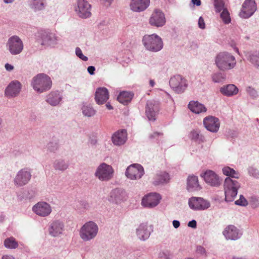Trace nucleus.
I'll use <instances>...</instances> for the list:
<instances>
[{
  "mask_svg": "<svg viewBox=\"0 0 259 259\" xmlns=\"http://www.w3.org/2000/svg\"><path fill=\"white\" fill-rule=\"evenodd\" d=\"M214 63L219 70L228 71L234 68L237 62L235 56L231 53L222 52L215 57Z\"/></svg>",
  "mask_w": 259,
  "mask_h": 259,
  "instance_id": "obj_1",
  "label": "nucleus"
},
{
  "mask_svg": "<svg viewBox=\"0 0 259 259\" xmlns=\"http://www.w3.org/2000/svg\"><path fill=\"white\" fill-rule=\"evenodd\" d=\"M52 81L50 76L45 73H39L31 79V86L38 93H42L51 89Z\"/></svg>",
  "mask_w": 259,
  "mask_h": 259,
  "instance_id": "obj_2",
  "label": "nucleus"
},
{
  "mask_svg": "<svg viewBox=\"0 0 259 259\" xmlns=\"http://www.w3.org/2000/svg\"><path fill=\"white\" fill-rule=\"evenodd\" d=\"M142 42L145 49L152 52H159L163 47L162 38L155 33L145 35Z\"/></svg>",
  "mask_w": 259,
  "mask_h": 259,
  "instance_id": "obj_3",
  "label": "nucleus"
},
{
  "mask_svg": "<svg viewBox=\"0 0 259 259\" xmlns=\"http://www.w3.org/2000/svg\"><path fill=\"white\" fill-rule=\"evenodd\" d=\"M98 232V225L94 221H89L80 228L79 234L80 238L84 242H88L94 239L97 236Z\"/></svg>",
  "mask_w": 259,
  "mask_h": 259,
  "instance_id": "obj_4",
  "label": "nucleus"
},
{
  "mask_svg": "<svg viewBox=\"0 0 259 259\" xmlns=\"http://www.w3.org/2000/svg\"><path fill=\"white\" fill-rule=\"evenodd\" d=\"M240 187V183L237 180L230 178H226L224 183L225 201L227 202L233 201L237 196L238 190Z\"/></svg>",
  "mask_w": 259,
  "mask_h": 259,
  "instance_id": "obj_5",
  "label": "nucleus"
},
{
  "mask_svg": "<svg viewBox=\"0 0 259 259\" xmlns=\"http://www.w3.org/2000/svg\"><path fill=\"white\" fill-rule=\"evenodd\" d=\"M37 37L41 45L51 48H55L59 40V37L55 33L49 30L39 31Z\"/></svg>",
  "mask_w": 259,
  "mask_h": 259,
  "instance_id": "obj_6",
  "label": "nucleus"
},
{
  "mask_svg": "<svg viewBox=\"0 0 259 259\" xmlns=\"http://www.w3.org/2000/svg\"><path fill=\"white\" fill-rule=\"evenodd\" d=\"M114 174V170L111 165L102 162L97 167L94 175L100 181L107 182L113 178Z\"/></svg>",
  "mask_w": 259,
  "mask_h": 259,
  "instance_id": "obj_7",
  "label": "nucleus"
},
{
  "mask_svg": "<svg viewBox=\"0 0 259 259\" xmlns=\"http://www.w3.org/2000/svg\"><path fill=\"white\" fill-rule=\"evenodd\" d=\"M6 48L12 55L20 54L24 48L22 39L17 35H13L9 37L6 43Z\"/></svg>",
  "mask_w": 259,
  "mask_h": 259,
  "instance_id": "obj_8",
  "label": "nucleus"
},
{
  "mask_svg": "<svg viewBox=\"0 0 259 259\" xmlns=\"http://www.w3.org/2000/svg\"><path fill=\"white\" fill-rule=\"evenodd\" d=\"M91 5L87 0H77L74 5V10L81 18L87 19L91 16Z\"/></svg>",
  "mask_w": 259,
  "mask_h": 259,
  "instance_id": "obj_9",
  "label": "nucleus"
},
{
  "mask_svg": "<svg viewBox=\"0 0 259 259\" xmlns=\"http://www.w3.org/2000/svg\"><path fill=\"white\" fill-rule=\"evenodd\" d=\"M145 171L143 167L140 164L134 163L131 164L126 169L125 176L131 180L140 179L144 175Z\"/></svg>",
  "mask_w": 259,
  "mask_h": 259,
  "instance_id": "obj_10",
  "label": "nucleus"
},
{
  "mask_svg": "<svg viewBox=\"0 0 259 259\" xmlns=\"http://www.w3.org/2000/svg\"><path fill=\"white\" fill-rule=\"evenodd\" d=\"M188 205L193 210H203L208 208L210 204L202 197H192L188 200Z\"/></svg>",
  "mask_w": 259,
  "mask_h": 259,
  "instance_id": "obj_11",
  "label": "nucleus"
},
{
  "mask_svg": "<svg viewBox=\"0 0 259 259\" xmlns=\"http://www.w3.org/2000/svg\"><path fill=\"white\" fill-rule=\"evenodd\" d=\"M161 197L157 193H150L145 195L142 199L141 204L148 208H152L158 205Z\"/></svg>",
  "mask_w": 259,
  "mask_h": 259,
  "instance_id": "obj_12",
  "label": "nucleus"
},
{
  "mask_svg": "<svg viewBox=\"0 0 259 259\" xmlns=\"http://www.w3.org/2000/svg\"><path fill=\"white\" fill-rule=\"evenodd\" d=\"M170 87L177 93H183L187 87L186 80L180 75H175L169 80Z\"/></svg>",
  "mask_w": 259,
  "mask_h": 259,
  "instance_id": "obj_13",
  "label": "nucleus"
},
{
  "mask_svg": "<svg viewBox=\"0 0 259 259\" xmlns=\"http://www.w3.org/2000/svg\"><path fill=\"white\" fill-rule=\"evenodd\" d=\"M200 176L203 178L205 183L210 186L218 187L221 184L222 180L221 178L212 170H206L201 173Z\"/></svg>",
  "mask_w": 259,
  "mask_h": 259,
  "instance_id": "obj_14",
  "label": "nucleus"
},
{
  "mask_svg": "<svg viewBox=\"0 0 259 259\" xmlns=\"http://www.w3.org/2000/svg\"><path fill=\"white\" fill-rule=\"evenodd\" d=\"M32 211L40 217L49 216L52 212L51 205L45 201H39L34 205L32 208Z\"/></svg>",
  "mask_w": 259,
  "mask_h": 259,
  "instance_id": "obj_15",
  "label": "nucleus"
},
{
  "mask_svg": "<svg viewBox=\"0 0 259 259\" xmlns=\"http://www.w3.org/2000/svg\"><path fill=\"white\" fill-rule=\"evenodd\" d=\"M256 9L257 6L254 0H245L242 5L239 16L242 18L247 19L254 13Z\"/></svg>",
  "mask_w": 259,
  "mask_h": 259,
  "instance_id": "obj_16",
  "label": "nucleus"
},
{
  "mask_svg": "<svg viewBox=\"0 0 259 259\" xmlns=\"http://www.w3.org/2000/svg\"><path fill=\"white\" fill-rule=\"evenodd\" d=\"M223 234L227 240H237L240 239L243 232L234 225H228L223 231Z\"/></svg>",
  "mask_w": 259,
  "mask_h": 259,
  "instance_id": "obj_17",
  "label": "nucleus"
},
{
  "mask_svg": "<svg viewBox=\"0 0 259 259\" xmlns=\"http://www.w3.org/2000/svg\"><path fill=\"white\" fill-rule=\"evenodd\" d=\"M153 231L151 225L147 223L140 224L136 229V234L139 239L141 241L147 240Z\"/></svg>",
  "mask_w": 259,
  "mask_h": 259,
  "instance_id": "obj_18",
  "label": "nucleus"
},
{
  "mask_svg": "<svg viewBox=\"0 0 259 259\" xmlns=\"http://www.w3.org/2000/svg\"><path fill=\"white\" fill-rule=\"evenodd\" d=\"M149 24L153 26L160 27L166 22L164 13L159 10H155L149 18Z\"/></svg>",
  "mask_w": 259,
  "mask_h": 259,
  "instance_id": "obj_19",
  "label": "nucleus"
},
{
  "mask_svg": "<svg viewBox=\"0 0 259 259\" xmlns=\"http://www.w3.org/2000/svg\"><path fill=\"white\" fill-rule=\"evenodd\" d=\"M31 177V172L28 169H22L17 174L14 179V183L18 186H24L28 183Z\"/></svg>",
  "mask_w": 259,
  "mask_h": 259,
  "instance_id": "obj_20",
  "label": "nucleus"
},
{
  "mask_svg": "<svg viewBox=\"0 0 259 259\" xmlns=\"http://www.w3.org/2000/svg\"><path fill=\"white\" fill-rule=\"evenodd\" d=\"M127 194L122 189L116 188L112 190L109 197V201L116 204H120L127 199Z\"/></svg>",
  "mask_w": 259,
  "mask_h": 259,
  "instance_id": "obj_21",
  "label": "nucleus"
},
{
  "mask_svg": "<svg viewBox=\"0 0 259 259\" xmlns=\"http://www.w3.org/2000/svg\"><path fill=\"white\" fill-rule=\"evenodd\" d=\"M159 111V103L155 101H148L146 107V115L149 120L155 121Z\"/></svg>",
  "mask_w": 259,
  "mask_h": 259,
  "instance_id": "obj_22",
  "label": "nucleus"
},
{
  "mask_svg": "<svg viewBox=\"0 0 259 259\" xmlns=\"http://www.w3.org/2000/svg\"><path fill=\"white\" fill-rule=\"evenodd\" d=\"M203 124L208 131L212 133H216L219 131L220 123L218 118L211 116L204 118Z\"/></svg>",
  "mask_w": 259,
  "mask_h": 259,
  "instance_id": "obj_23",
  "label": "nucleus"
},
{
  "mask_svg": "<svg viewBox=\"0 0 259 259\" xmlns=\"http://www.w3.org/2000/svg\"><path fill=\"white\" fill-rule=\"evenodd\" d=\"M127 139V132L124 129L119 130L115 132L112 136L111 140L113 144L117 146L124 145Z\"/></svg>",
  "mask_w": 259,
  "mask_h": 259,
  "instance_id": "obj_24",
  "label": "nucleus"
},
{
  "mask_svg": "<svg viewBox=\"0 0 259 259\" xmlns=\"http://www.w3.org/2000/svg\"><path fill=\"white\" fill-rule=\"evenodd\" d=\"M170 176L166 171H157L153 178V184L155 186L163 185L168 183Z\"/></svg>",
  "mask_w": 259,
  "mask_h": 259,
  "instance_id": "obj_25",
  "label": "nucleus"
},
{
  "mask_svg": "<svg viewBox=\"0 0 259 259\" xmlns=\"http://www.w3.org/2000/svg\"><path fill=\"white\" fill-rule=\"evenodd\" d=\"M21 84L18 80L11 81L5 90V94L9 97H15L17 96L20 92Z\"/></svg>",
  "mask_w": 259,
  "mask_h": 259,
  "instance_id": "obj_26",
  "label": "nucleus"
},
{
  "mask_svg": "<svg viewBox=\"0 0 259 259\" xmlns=\"http://www.w3.org/2000/svg\"><path fill=\"white\" fill-rule=\"evenodd\" d=\"M64 227V225L62 222L59 220L54 221L49 226V234L53 237L58 236L62 233Z\"/></svg>",
  "mask_w": 259,
  "mask_h": 259,
  "instance_id": "obj_27",
  "label": "nucleus"
},
{
  "mask_svg": "<svg viewBox=\"0 0 259 259\" xmlns=\"http://www.w3.org/2000/svg\"><path fill=\"white\" fill-rule=\"evenodd\" d=\"M149 4L150 0H132L130 8L133 11L140 12L146 9Z\"/></svg>",
  "mask_w": 259,
  "mask_h": 259,
  "instance_id": "obj_28",
  "label": "nucleus"
},
{
  "mask_svg": "<svg viewBox=\"0 0 259 259\" xmlns=\"http://www.w3.org/2000/svg\"><path fill=\"white\" fill-rule=\"evenodd\" d=\"M109 94L105 88H99L95 93V100L99 105L103 104L108 100Z\"/></svg>",
  "mask_w": 259,
  "mask_h": 259,
  "instance_id": "obj_29",
  "label": "nucleus"
},
{
  "mask_svg": "<svg viewBox=\"0 0 259 259\" xmlns=\"http://www.w3.org/2000/svg\"><path fill=\"white\" fill-rule=\"evenodd\" d=\"M62 99V96L59 91H53L46 97V101L52 106L58 105Z\"/></svg>",
  "mask_w": 259,
  "mask_h": 259,
  "instance_id": "obj_30",
  "label": "nucleus"
},
{
  "mask_svg": "<svg viewBox=\"0 0 259 259\" xmlns=\"http://www.w3.org/2000/svg\"><path fill=\"white\" fill-rule=\"evenodd\" d=\"M28 5L34 12H38L45 9L47 6L46 0H29Z\"/></svg>",
  "mask_w": 259,
  "mask_h": 259,
  "instance_id": "obj_31",
  "label": "nucleus"
},
{
  "mask_svg": "<svg viewBox=\"0 0 259 259\" xmlns=\"http://www.w3.org/2000/svg\"><path fill=\"white\" fill-rule=\"evenodd\" d=\"M187 189L189 192L198 191L200 189L197 177L194 175L188 176L187 180Z\"/></svg>",
  "mask_w": 259,
  "mask_h": 259,
  "instance_id": "obj_32",
  "label": "nucleus"
},
{
  "mask_svg": "<svg viewBox=\"0 0 259 259\" xmlns=\"http://www.w3.org/2000/svg\"><path fill=\"white\" fill-rule=\"evenodd\" d=\"M245 57L247 60L255 68H259V52L251 51L246 53Z\"/></svg>",
  "mask_w": 259,
  "mask_h": 259,
  "instance_id": "obj_33",
  "label": "nucleus"
},
{
  "mask_svg": "<svg viewBox=\"0 0 259 259\" xmlns=\"http://www.w3.org/2000/svg\"><path fill=\"white\" fill-rule=\"evenodd\" d=\"M220 91L223 95L230 97L236 95L238 92V89L235 85L230 84L221 87Z\"/></svg>",
  "mask_w": 259,
  "mask_h": 259,
  "instance_id": "obj_34",
  "label": "nucleus"
},
{
  "mask_svg": "<svg viewBox=\"0 0 259 259\" xmlns=\"http://www.w3.org/2000/svg\"><path fill=\"white\" fill-rule=\"evenodd\" d=\"M69 162L65 159L59 158L55 160L53 162V167L56 171H64L69 167Z\"/></svg>",
  "mask_w": 259,
  "mask_h": 259,
  "instance_id": "obj_35",
  "label": "nucleus"
},
{
  "mask_svg": "<svg viewBox=\"0 0 259 259\" xmlns=\"http://www.w3.org/2000/svg\"><path fill=\"white\" fill-rule=\"evenodd\" d=\"M81 111L83 116L85 117H92L95 115L97 112L93 106L88 103H83L82 104Z\"/></svg>",
  "mask_w": 259,
  "mask_h": 259,
  "instance_id": "obj_36",
  "label": "nucleus"
},
{
  "mask_svg": "<svg viewBox=\"0 0 259 259\" xmlns=\"http://www.w3.org/2000/svg\"><path fill=\"white\" fill-rule=\"evenodd\" d=\"M188 107L192 112L196 114H199L206 111V108L204 105L198 101H192L190 102Z\"/></svg>",
  "mask_w": 259,
  "mask_h": 259,
  "instance_id": "obj_37",
  "label": "nucleus"
},
{
  "mask_svg": "<svg viewBox=\"0 0 259 259\" xmlns=\"http://www.w3.org/2000/svg\"><path fill=\"white\" fill-rule=\"evenodd\" d=\"M223 174L227 176V178H230L233 179H238L240 178V174L238 171L235 170L233 168L226 166L222 168Z\"/></svg>",
  "mask_w": 259,
  "mask_h": 259,
  "instance_id": "obj_38",
  "label": "nucleus"
},
{
  "mask_svg": "<svg viewBox=\"0 0 259 259\" xmlns=\"http://www.w3.org/2000/svg\"><path fill=\"white\" fill-rule=\"evenodd\" d=\"M133 96V94L131 92L123 91L118 95L117 100L122 104L126 105L131 102Z\"/></svg>",
  "mask_w": 259,
  "mask_h": 259,
  "instance_id": "obj_39",
  "label": "nucleus"
},
{
  "mask_svg": "<svg viewBox=\"0 0 259 259\" xmlns=\"http://www.w3.org/2000/svg\"><path fill=\"white\" fill-rule=\"evenodd\" d=\"M4 245L7 248L14 249L18 247V243L14 237H11L5 240Z\"/></svg>",
  "mask_w": 259,
  "mask_h": 259,
  "instance_id": "obj_40",
  "label": "nucleus"
},
{
  "mask_svg": "<svg viewBox=\"0 0 259 259\" xmlns=\"http://www.w3.org/2000/svg\"><path fill=\"white\" fill-rule=\"evenodd\" d=\"M189 138L193 141L197 142H202L204 140V138L202 135H200L197 131H193L189 134Z\"/></svg>",
  "mask_w": 259,
  "mask_h": 259,
  "instance_id": "obj_41",
  "label": "nucleus"
},
{
  "mask_svg": "<svg viewBox=\"0 0 259 259\" xmlns=\"http://www.w3.org/2000/svg\"><path fill=\"white\" fill-rule=\"evenodd\" d=\"M211 79L215 83H223L226 79V75L221 72H216L211 75Z\"/></svg>",
  "mask_w": 259,
  "mask_h": 259,
  "instance_id": "obj_42",
  "label": "nucleus"
},
{
  "mask_svg": "<svg viewBox=\"0 0 259 259\" xmlns=\"http://www.w3.org/2000/svg\"><path fill=\"white\" fill-rule=\"evenodd\" d=\"M214 6L216 12H220L223 11V9H226L225 8V4L223 0H214Z\"/></svg>",
  "mask_w": 259,
  "mask_h": 259,
  "instance_id": "obj_43",
  "label": "nucleus"
},
{
  "mask_svg": "<svg viewBox=\"0 0 259 259\" xmlns=\"http://www.w3.org/2000/svg\"><path fill=\"white\" fill-rule=\"evenodd\" d=\"M221 18L225 24H229L231 22L230 14L227 9H223L221 13Z\"/></svg>",
  "mask_w": 259,
  "mask_h": 259,
  "instance_id": "obj_44",
  "label": "nucleus"
},
{
  "mask_svg": "<svg viewBox=\"0 0 259 259\" xmlns=\"http://www.w3.org/2000/svg\"><path fill=\"white\" fill-rule=\"evenodd\" d=\"M247 93L253 99H256L258 98V95L257 91L253 88L248 86L246 88Z\"/></svg>",
  "mask_w": 259,
  "mask_h": 259,
  "instance_id": "obj_45",
  "label": "nucleus"
},
{
  "mask_svg": "<svg viewBox=\"0 0 259 259\" xmlns=\"http://www.w3.org/2000/svg\"><path fill=\"white\" fill-rule=\"evenodd\" d=\"M235 204L237 205L245 206L247 205L248 202L243 195H240L239 199L235 201Z\"/></svg>",
  "mask_w": 259,
  "mask_h": 259,
  "instance_id": "obj_46",
  "label": "nucleus"
},
{
  "mask_svg": "<svg viewBox=\"0 0 259 259\" xmlns=\"http://www.w3.org/2000/svg\"><path fill=\"white\" fill-rule=\"evenodd\" d=\"M75 54L80 59L82 60V61H87L88 60V58L82 54L81 50L78 47H77L75 49Z\"/></svg>",
  "mask_w": 259,
  "mask_h": 259,
  "instance_id": "obj_47",
  "label": "nucleus"
},
{
  "mask_svg": "<svg viewBox=\"0 0 259 259\" xmlns=\"http://www.w3.org/2000/svg\"><path fill=\"white\" fill-rule=\"evenodd\" d=\"M48 150L51 152H55L58 149V146L57 143L50 142L47 146Z\"/></svg>",
  "mask_w": 259,
  "mask_h": 259,
  "instance_id": "obj_48",
  "label": "nucleus"
},
{
  "mask_svg": "<svg viewBox=\"0 0 259 259\" xmlns=\"http://www.w3.org/2000/svg\"><path fill=\"white\" fill-rule=\"evenodd\" d=\"M249 173L250 175L253 176L255 178L259 177L258 170L255 168H250L249 169Z\"/></svg>",
  "mask_w": 259,
  "mask_h": 259,
  "instance_id": "obj_49",
  "label": "nucleus"
},
{
  "mask_svg": "<svg viewBox=\"0 0 259 259\" xmlns=\"http://www.w3.org/2000/svg\"><path fill=\"white\" fill-rule=\"evenodd\" d=\"M196 252L199 254L203 255L205 254V249L203 247L199 246L197 247Z\"/></svg>",
  "mask_w": 259,
  "mask_h": 259,
  "instance_id": "obj_50",
  "label": "nucleus"
},
{
  "mask_svg": "<svg viewBox=\"0 0 259 259\" xmlns=\"http://www.w3.org/2000/svg\"><path fill=\"white\" fill-rule=\"evenodd\" d=\"M198 25L200 28L204 29L205 27L204 19L202 17H200L198 20Z\"/></svg>",
  "mask_w": 259,
  "mask_h": 259,
  "instance_id": "obj_51",
  "label": "nucleus"
},
{
  "mask_svg": "<svg viewBox=\"0 0 259 259\" xmlns=\"http://www.w3.org/2000/svg\"><path fill=\"white\" fill-rule=\"evenodd\" d=\"M5 68L7 71L11 72L14 70V67L12 64L7 63L5 65Z\"/></svg>",
  "mask_w": 259,
  "mask_h": 259,
  "instance_id": "obj_52",
  "label": "nucleus"
},
{
  "mask_svg": "<svg viewBox=\"0 0 259 259\" xmlns=\"http://www.w3.org/2000/svg\"><path fill=\"white\" fill-rule=\"evenodd\" d=\"M189 227L195 229L197 227V222L195 220L190 221L188 224Z\"/></svg>",
  "mask_w": 259,
  "mask_h": 259,
  "instance_id": "obj_53",
  "label": "nucleus"
},
{
  "mask_svg": "<svg viewBox=\"0 0 259 259\" xmlns=\"http://www.w3.org/2000/svg\"><path fill=\"white\" fill-rule=\"evenodd\" d=\"M95 67L93 66H90L88 67V72L91 75H94L95 74Z\"/></svg>",
  "mask_w": 259,
  "mask_h": 259,
  "instance_id": "obj_54",
  "label": "nucleus"
},
{
  "mask_svg": "<svg viewBox=\"0 0 259 259\" xmlns=\"http://www.w3.org/2000/svg\"><path fill=\"white\" fill-rule=\"evenodd\" d=\"M162 136V133H161L154 132V133H153V134L150 135V138L153 139V138H155L157 137H160V136Z\"/></svg>",
  "mask_w": 259,
  "mask_h": 259,
  "instance_id": "obj_55",
  "label": "nucleus"
},
{
  "mask_svg": "<svg viewBox=\"0 0 259 259\" xmlns=\"http://www.w3.org/2000/svg\"><path fill=\"white\" fill-rule=\"evenodd\" d=\"M172 225L175 229H177L180 226V223L178 220H174L172 221Z\"/></svg>",
  "mask_w": 259,
  "mask_h": 259,
  "instance_id": "obj_56",
  "label": "nucleus"
},
{
  "mask_svg": "<svg viewBox=\"0 0 259 259\" xmlns=\"http://www.w3.org/2000/svg\"><path fill=\"white\" fill-rule=\"evenodd\" d=\"M80 204L83 207L84 209H88L90 207L89 204L86 201H81Z\"/></svg>",
  "mask_w": 259,
  "mask_h": 259,
  "instance_id": "obj_57",
  "label": "nucleus"
},
{
  "mask_svg": "<svg viewBox=\"0 0 259 259\" xmlns=\"http://www.w3.org/2000/svg\"><path fill=\"white\" fill-rule=\"evenodd\" d=\"M192 3L196 5L197 6H199L201 5V1L200 0H191Z\"/></svg>",
  "mask_w": 259,
  "mask_h": 259,
  "instance_id": "obj_58",
  "label": "nucleus"
},
{
  "mask_svg": "<svg viewBox=\"0 0 259 259\" xmlns=\"http://www.w3.org/2000/svg\"><path fill=\"white\" fill-rule=\"evenodd\" d=\"M2 259H15V258L13 255L7 254L3 255Z\"/></svg>",
  "mask_w": 259,
  "mask_h": 259,
  "instance_id": "obj_59",
  "label": "nucleus"
},
{
  "mask_svg": "<svg viewBox=\"0 0 259 259\" xmlns=\"http://www.w3.org/2000/svg\"><path fill=\"white\" fill-rule=\"evenodd\" d=\"M105 5L107 6H109L112 3L113 0H102Z\"/></svg>",
  "mask_w": 259,
  "mask_h": 259,
  "instance_id": "obj_60",
  "label": "nucleus"
},
{
  "mask_svg": "<svg viewBox=\"0 0 259 259\" xmlns=\"http://www.w3.org/2000/svg\"><path fill=\"white\" fill-rule=\"evenodd\" d=\"M4 3L6 4H11L14 2L15 0H3Z\"/></svg>",
  "mask_w": 259,
  "mask_h": 259,
  "instance_id": "obj_61",
  "label": "nucleus"
},
{
  "mask_svg": "<svg viewBox=\"0 0 259 259\" xmlns=\"http://www.w3.org/2000/svg\"><path fill=\"white\" fill-rule=\"evenodd\" d=\"M149 84L151 87H153L155 85V81L151 79L149 81Z\"/></svg>",
  "mask_w": 259,
  "mask_h": 259,
  "instance_id": "obj_62",
  "label": "nucleus"
},
{
  "mask_svg": "<svg viewBox=\"0 0 259 259\" xmlns=\"http://www.w3.org/2000/svg\"><path fill=\"white\" fill-rule=\"evenodd\" d=\"M106 106L107 108L109 110L112 109L113 108L112 106L109 103L106 104Z\"/></svg>",
  "mask_w": 259,
  "mask_h": 259,
  "instance_id": "obj_63",
  "label": "nucleus"
},
{
  "mask_svg": "<svg viewBox=\"0 0 259 259\" xmlns=\"http://www.w3.org/2000/svg\"><path fill=\"white\" fill-rule=\"evenodd\" d=\"M233 259H246L245 257L234 256Z\"/></svg>",
  "mask_w": 259,
  "mask_h": 259,
  "instance_id": "obj_64",
  "label": "nucleus"
}]
</instances>
